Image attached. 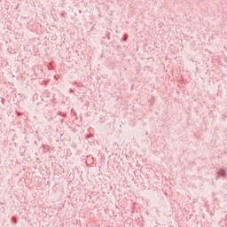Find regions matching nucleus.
I'll list each match as a JSON object with an SVG mask.
<instances>
[{"mask_svg":"<svg viewBox=\"0 0 227 227\" xmlns=\"http://www.w3.org/2000/svg\"><path fill=\"white\" fill-rule=\"evenodd\" d=\"M218 174L220 175V176H226V170H224L223 168H221L218 171Z\"/></svg>","mask_w":227,"mask_h":227,"instance_id":"1","label":"nucleus"},{"mask_svg":"<svg viewBox=\"0 0 227 227\" xmlns=\"http://www.w3.org/2000/svg\"><path fill=\"white\" fill-rule=\"evenodd\" d=\"M128 38H129V35L126 34V35H123L121 41L122 42H127Z\"/></svg>","mask_w":227,"mask_h":227,"instance_id":"2","label":"nucleus"},{"mask_svg":"<svg viewBox=\"0 0 227 227\" xmlns=\"http://www.w3.org/2000/svg\"><path fill=\"white\" fill-rule=\"evenodd\" d=\"M65 12H62V13H61V17H65Z\"/></svg>","mask_w":227,"mask_h":227,"instance_id":"5","label":"nucleus"},{"mask_svg":"<svg viewBox=\"0 0 227 227\" xmlns=\"http://www.w3.org/2000/svg\"><path fill=\"white\" fill-rule=\"evenodd\" d=\"M70 93H74V89H70Z\"/></svg>","mask_w":227,"mask_h":227,"instance_id":"6","label":"nucleus"},{"mask_svg":"<svg viewBox=\"0 0 227 227\" xmlns=\"http://www.w3.org/2000/svg\"><path fill=\"white\" fill-rule=\"evenodd\" d=\"M61 116H63L65 118V116H67V114H63V113H60Z\"/></svg>","mask_w":227,"mask_h":227,"instance_id":"4","label":"nucleus"},{"mask_svg":"<svg viewBox=\"0 0 227 227\" xmlns=\"http://www.w3.org/2000/svg\"><path fill=\"white\" fill-rule=\"evenodd\" d=\"M90 137H93V135H87L86 136V139L90 138Z\"/></svg>","mask_w":227,"mask_h":227,"instance_id":"3","label":"nucleus"}]
</instances>
